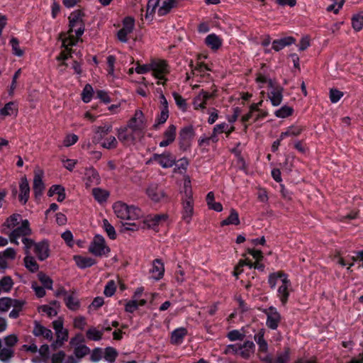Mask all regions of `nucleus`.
<instances>
[{
	"label": "nucleus",
	"instance_id": "nucleus-58",
	"mask_svg": "<svg viewBox=\"0 0 363 363\" xmlns=\"http://www.w3.org/2000/svg\"><path fill=\"white\" fill-rule=\"evenodd\" d=\"M159 0H149L147 4V11L145 17L148 18L149 15L154 13L155 10L157 6H159Z\"/></svg>",
	"mask_w": 363,
	"mask_h": 363
},
{
	"label": "nucleus",
	"instance_id": "nucleus-15",
	"mask_svg": "<svg viewBox=\"0 0 363 363\" xmlns=\"http://www.w3.org/2000/svg\"><path fill=\"white\" fill-rule=\"evenodd\" d=\"M167 219V215L164 213L156 214L154 216H147L144 223L148 228L155 230L156 228L161 223L165 222Z\"/></svg>",
	"mask_w": 363,
	"mask_h": 363
},
{
	"label": "nucleus",
	"instance_id": "nucleus-19",
	"mask_svg": "<svg viewBox=\"0 0 363 363\" xmlns=\"http://www.w3.org/2000/svg\"><path fill=\"white\" fill-rule=\"evenodd\" d=\"M34 252L38 258L43 261L49 257V244L47 240H43L35 244Z\"/></svg>",
	"mask_w": 363,
	"mask_h": 363
},
{
	"label": "nucleus",
	"instance_id": "nucleus-23",
	"mask_svg": "<svg viewBox=\"0 0 363 363\" xmlns=\"http://www.w3.org/2000/svg\"><path fill=\"white\" fill-rule=\"evenodd\" d=\"M159 9L157 11V13L160 16H163L167 15L170 12L172 9L175 7L177 4V0H159Z\"/></svg>",
	"mask_w": 363,
	"mask_h": 363
},
{
	"label": "nucleus",
	"instance_id": "nucleus-13",
	"mask_svg": "<svg viewBox=\"0 0 363 363\" xmlns=\"http://www.w3.org/2000/svg\"><path fill=\"white\" fill-rule=\"evenodd\" d=\"M64 301L66 306L73 311L79 310L81 306V303L76 290L69 291V294L64 298Z\"/></svg>",
	"mask_w": 363,
	"mask_h": 363
},
{
	"label": "nucleus",
	"instance_id": "nucleus-2",
	"mask_svg": "<svg viewBox=\"0 0 363 363\" xmlns=\"http://www.w3.org/2000/svg\"><path fill=\"white\" fill-rule=\"evenodd\" d=\"M115 214L122 220H137L143 216L141 210L135 206H128L122 201H117L113 206Z\"/></svg>",
	"mask_w": 363,
	"mask_h": 363
},
{
	"label": "nucleus",
	"instance_id": "nucleus-32",
	"mask_svg": "<svg viewBox=\"0 0 363 363\" xmlns=\"http://www.w3.org/2000/svg\"><path fill=\"white\" fill-rule=\"evenodd\" d=\"M205 43L213 50H218L222 45L221 39L214 33L207 35Z\"/></svg>",
	"mask_w": 363,
	"mask_h": 363
},
{
	"label": "nucleus",
	"instance_id": "nucleus-62",
	"mask_svg": "<svg viewBox=\"0 0 363 363\" xmlns=\"http://www.w3.org/2000/svg\"><path fill=\"white\" fill-rule=\"evenodd\" d=\"M116 289L115 282L113 281H110L106 285L104 293L106 296L110 297L114 294Z\"/></svg>",
	"mask_w": 363,
	"mask_h": 363
},
{
	"label": "nucleus",
	"instance_id": "nucleus-52",
	"mask_svg": "<svg viewBox=\"0 0 363 363\" xmlns=\"http://www.w3.org/2000/svg\"><path fill=\"white\" fill-rule=\"evenodd\" d=\"M172 96L175 100L177 106L182 111H186L187 108L186 100L177 92H173Z\"/></svg>",
	"mask_w": 363,
	"mask_h": 363
},
{
	"label": "nucleus",
	"instance_id": "nucleus-63",
	"mask_svg": "<svg viewBox=\"0 0 363 363\" xmlns=\"http://www.w3.org/2000/svg\"><path fill=\"white\" fill-rule=\"evenodd\" d=\"M74 327L79 330H84L86 325V318L84 316H78L74 319Z\"/></svg>",
	"mask_w": 363,
	"mask_h": 363
},
{
	"label": "nucleus",
	"instance_id": "nucleus-11",
	"mask_svg": "<svg viewBox=\"0 0 363 363\" xmlns=\"http://www.w3.org/2000/svg\"><path fill=\"white\" fill-rule=\"evenodd\" d=\"M43 171L42 169H38L35 170L33 189L35 196L36 198L40 196L43 194V190L45 189V185L43 182Z\"/></svg>",
	"mask_w": 363,
	"mask_h": 363
},
{
	"label": "nucleus",
	"instance_id": "nucleus-21",
	"mask_svg": "<svg viewBox=\"0 0 363 363\" xmlns=\"http://www.w3.org/2000/svg\"><path fill=\"white\" fill-rule=\"evenodd\" d=\"M20 194H19V201L22 202L23 204L26 203L29 199L30 194V186L28 182L26 177H22L21 179L20 184Z\"/></svg>",
	"mask_w": 363,
	"mask_h": 363
},
{
	"label": "nucleus",
	"instance_id": "nucleus-27",
	"mask_svg": "<svg viewBox=\"0 0 363 363\" xmlns=\"http://www.w3.org/2000/svg\"><path fill=\"white\" fill-rule=\"evenodd\" d=\"M239 355L244 359L249 358L251 354L254 352L255 344L252 341L247 340L243 344H239Z\"/></svg>",
	"mask_w": 363,
	"mask_h": 363
},
{
	"label": "nucleus",
	"instance_id": "nucleus-56",
	"mask_svg": "<svg viewBox=\"0 0 363 363\" xmlns=\"http://www.w3.org/2000/svg\"><path fill=\"white\" fill-rule=\"evenodd\" d=\"M84 16V14L82 11L76 10L73 11L69 16V23H76L77 21H82L83 20Z\"/></svg>",
	"mask_w": 363,
	"mask_h": 363
},
{
	"label": "nucleus",
	"instance_id": "nucleus-16",
	"mask_svg": "<svg viewBox=\"0 0 363 363\" xmlns=\"http://www.w3.org/2000/svg\"><path fill=\"white\" fill-rule=\"evenodd\" d=\"M151 64V71L154 76L159 79H164V74L168 72L167 65L165 61L152 62Z\"/></svg>",
	"mask_w": 363,
	"mask_h": 363
},
{
	"label": "nucleus",
	"instance_id": "nucleus-28",
	"mask_svg": "<svg viewBox=\"0 0 363 363\" xmlns=\"http://www.w3.org/2000/svg\"><path fill=\"white\" fill-rule=\"evenodd\" d=\"M264 330H260L258 333L254 336L255 341L259 346V351L263 353H267L268 352V344L264 338Z\"/></svg>",
	"mask_w": 363,
	"mask_h": 363
},
{
	"label": "nucleus",
	"instance_id": "nucleus-30",
	"mask_svg": "<svg viewBox=\"0 0 363 363\" xmlns=\"http://www.w3.org/2000/svg\"><path fill=\"white\" fill-rule=\"evenodd\" d=\"M295 42V39L293 37H286L279 40H275L272 42V48L275 51H279L284 47L290 45Z\"/></svg>",
	"mask_w": 363,
	"mask_h": 363
},
{
	"label": "nucleus",
	"instance_id": "nucleus-29",
	"mask_svg": "<svg viewBox=\"0 0 363 363\" xmlns=\"http://www.w3.org/2000/svg\"><path fill=\"white\" fill-rule=\"evenodd\" d=\"M74 259L77 265L81 269L90 267L96 263L94 259L91 257H83L81 255L74 256Z\"/></svg>",
	"mask_w": 363,
	"mask_h": 363
},
{
	"label": "nucleus",
	"instance_id": "nucleus-42",
	"mask_svg": "<svg viewBox=\"0 0 363 363\" xmlns=\"http://www.w3.org/2000/svg\"><path fill=\"white\" fill-rule=\"evenodd\" d=\"M86 335L89 340L99 341L102 338L103 333L91 327L86 331Z\"/></svg>",
	"mask_w": 363,
	"mask_h": 363
},
{
	"label": "nucleus",
	"instance_id": "nucleus-53",
	"mask_svg": "<svg viewBox=\"0 0 363 363\" xmlns=\"http://www.w3.org/2000/svg\"><path fill=\"white\" fill-rule=\"evenodd\" d=\"M10 44L12 47L13 53L18 57H21L23 55V51L19 47V42L17 38H12L10 40Z\"/></svg>",
	"mask_w": 363,
	"mask_h": 363
},
{
	"label": "nucleus",
	"instance_id": "nucleus-43",
	"mask_svg": "<svg viewBox=\"0 0 363 363\" xmlns=\"http://www.w3.org/2000/svg\"><path fill=\"white\" fill-rule=\"evenodd\" d=\"M38 278L45 288L52 289L53 281L50 277L43 272H39L38 274Z\"/></svg>",
	"mask_w": 363,
	"mask_h": 363
},
{
	"label": "nucleus",
	"instance_id": "nucleus-26",
	"mask_svg": "<svg viewBox=\"0 0 363 363\" xmlns=\"http://www.w3.org/2000/svg\"><path fill=\"white\" fill-rule=\"evenodd\" d=\"M112 130V125L110 124L104 125V126H98L95 128V136L93 138L94 143H99L106 135H107Z\"/></svg>",
	"mask_w": 363,
	"mask_h": 363
},
{
	"label": "nucleus",
	"instance_id": "nucleus-10",
	"mask_svg": "<svg viewBox=\"0 0 363 363\" xmlns=\"http://www.w3.org/2000/svg\"><path fill=\"white\" fill-rule=\"evenodd\" d=\"M151 160L157 162L163 168L172 167L176 162V157L169 152L161 155L154 154Z\"/></svg>",
	"mask_w": 363,
	"mask_h": 363
},
{
	"label": "nucleus",
	"instance_id": "nucleus-35",
	"mask_svg": "<svg viewBox=\"0 0 363 363\" xmlns=\"http://www.w3.org/2000/svg\"><path fill=\"white\" fill-rule=\"evenodd\" d=\"M287 275L279 271L277 272L272 273L269 275L268 283L271 289H274L276 287L278 279H284V277H286Z\"/></svg>",
	"mask_w": 363,
	"mask_h": 363
},
{
	"label": "nucleus",
	"instance_id": "nucleus-6",
	"mask_svg": "<svg viewBox=\"0 0 363 363\" xmlns=\"http://www.w3.org/2000/svg\"><path fill=\"white\" fill-rule=\"evenodd\" d=\"M117 136L118 140L124 145H130L133 144L135 140V135L138 133L135 130H133L128 125L121 127L117 130Z\"/></svg>",
	"mask_w": 363,
	"mask_h": 363
},
{
	"label": "nucleus",
	"instance_id": "nucleus-5",
	"mask_svg": "<svg viewBox=\"0 0 363 363\" xmlns=\"http://www.w3.org/2000/svg\"><path fill=\"white\" fill-rule=\"evenodd\" d=\"M30 234V223L28 220H23L21 221V225L17 226L8 235L11 242L18 245V239L21 238L23 239Z\"/></svg>",
	"mask_w": 363,
	"mask_h": 363
},
{
	"label": "nucleus",
	"instance_id": "nucleus-7",
	"mask_svg": "<svg viewBox=\"0 0 363 363\" xmlns=\"http://www.w3.org/2000/svg\"><path fill=\"white\" fill-rule=\"evenodd\" d=\"M263 312L267 315L266 325L272 330H277L281 320V315L277 308L270 306Z\"/></svg>",
	"mask_w": 363,
	"mask_h": 363
},
{
	"label": "nucleus",
	"instance_id": "nucleus-33",
	"mask_svg": "<svg viewBox=\"0 0 363 363\" xmlns=\"http://www.w3.org/2000/svg\"><path fill=\"white\" fill-rule=\"evenodd\" d=\"M65 188L61 185H52L48 191V196H52L56 194V195H58L57 201L58 202H62L65 199Z\"/></svg>",
	"mask_w": 363,
	"mask_h": 363
},
{
	"label": "nucleus",
	"instance_id": "nucleus-12",
	"mask_svg": "<svg viewBox=\"0 0 363 363\" xmlns=\"http://www.w3.org/2000/svg\"><path fill=\"white\" fill-rule=\"evenodd\" d=\"M84 182L86 188L94 185H98L100 183L101 178L98 172L93 167H89L85 169Z\"/></svg>",
	"mask_w": 363,
	"mask_h": 363
},
{
	"label": "nucleus",
	"instance_id": "nucleus-25",
	"mask_svg": "<svg viewBox=\"0 0 363 363\" xmlns=\"http://www.w3.org/2000/svg\"><path fill=\"white\" fill-rule=\"evenodd\" d=\"M283 91L284 89L281 86H277L269 92V98L273 106H277L281 104L283 99Z\"/></svg>",
	"mask_w": 363,
	"mask_h": 363
},
{
	"label": "nucleus",
	"instance_id": "nucleus-4",
	"mask_svg": "<svg viewBox=\"0 0 363 363\" xmlns=\"http://www.w3.org/2000/svg\"><path fill=\"white\" fill-rule=\"evenodd\" d=\"M89 251L96 257L107 256L110 248L106 245L103 236L96 235L89 247Z\"/></svg>",
	"mask_w": 363,
	"mask_h": 363
},
{
	"label": "nucleus",
	"instance_id": "nucleus-31",
	"mask_svg": "<svg viewBox=\"0 0 363 363\" xmlns=\"http://www.w3.org/2000/svg\"><path fill=\"white\" fill-rule=\"evenodd\" d=\"M187 335V330L185 328H179L172 333L171 342L172 344H181L184 337Z\"/></svg>",
	"mask_w": 363,
	"mask_h": 363
},
{
	"label": "nucleus",
	"instance_id": "nucleus-51",
	"mask_svg": "<svg viewBox=\"0 0 363 363\" xmlns=\"http://www.w3.org/2000/svg\"><path fill=\"white\" fill-rule=\"evenodd\" d=\"M118 355V352L116 349L111 347H108L105 350L104 358L109 362H113Z\"/></svg>",
	"mask_w": 363,
	"mask_h": 363
},
{
	"label": "nucleus",
	"instance_id": "nucleus-1",
	"mask_svg": "<svg viewBox=\"0 0 363 363\" xmlns=\"http://www.w3.org/2000/svg\"><path fill=\"white\" fill-rule=\"evenodd\" d=\"M182 219L189 223L194 214V199L190 181H185L184 185V195L182 199Z\"/></svg>",
	"mask_w": 363,
	"mask_h": 363
},
{
	"label": "nucleus",
	"instance_id": "nucleus-20",
	"mask_svg": "<svg viewBox=\"0 0 363 363\" xmlns=\"http://www.w3.org/2000/svg\"><path fill=\"white\" fill-rule=\"evenodd\" d=\"M152 278L155 280L161 279L164 273V263L160 259H156L152 262V268L150 269Z\"/></svg>",
	"mask_w": 363,
	"mask_h": 363
},
{
	"label": "nucleus",
	"instance_id": "nucleus-34",
	"mask_svg": "<svg viewBox=\"0 0 363 363\" xmlns=\"http://www.w3.org/2000/svg\"><path fill=\"white\" fill-rule=\"evenodd\" d=\"M240 224V219H239V215L236 210L234 208L230 209V213L229 216L221 221L220 225H238Z\"/></svg>",
	"mask_w": 363,
	"mask_h": 363
},
{
	"label": "nucleus",
	"instance_id": "nucleus-50",
	"mask_svg": "<svg viewBox=\"0 0 363 363\" xmlns=\"http://www.w3.org/2000/svg\"><path fill=\"white\" fill-rule=\"evenodd\" d=\"M92 93H93L92 86L89 84H86L82 91V101L84 103L89 102L91 99Z\"/></svg>",
	"mask_w": 363,
	"mask_h": 363
},
{
	"label": "nucleus",
	"instance_id": "nucleus-37",
	"mask_svg": "<svg viewBox=\"0 0 363 363\" xmlns=\"http://www.w3.org/2000/svg\"><path fill=\"white\" fill-rule=\"evenodd\" d=\"M13 286V281L9 276H5L0 280V289L4 292H9Z\"/></svg>",
	"mask_w": 363,
	"mask_h": 363
},
{
	"label": "nucleus",
	"instance_id": "nucleus-48",
	"mask_svg": "<svg viewBox=\"0 0 363 363\" xmlns=\"http://www.w3.org/2000/svg\"><path fill=\"white\" fill-rule=\"evenodd\" d=\"M206 101L203 99V96H202L200 92L199 94L194 99L193 105L195 109H204L206 108Z\"/></svg>",
	"mask_w": 363,
	"mask_h": 363
},
{
	"label": "nucleus",
	"instance_id": "nucleus-36",
	"mask_svg": "<svg viewBox=\"0 0 363 363\" xmlns=\"http://www.w3.org/2000/svg\"><path fill=\"white\" fill-rule=\"evenodd\" d=\"M56 333L57 340L52 345L55 348L57 347H61L65 341H67L68 339V331L66 329H62L58 330Z\"/></svg>",
	"mask_w": 363,
	"mask_h": 363
},
{
	"label": "nucleus",
	"instance_id": "nucleus-24",
	"mask_svg": "<svg viewBox=\"0 0 363 363\" xmlns=\"http://www.w3.org/2000/svg\"><path fill=\"white\" fill-rule=\"evenodd\" d=\"M33 333L36 337L43 336L44 338L51 340L52 339V331L40 324L38 322H35V325L33 330Z\"/></svg>",
	"mask_w": 363,
	"mask_h": 363
},
{
	"label": "nucleus",
	"instance_id": "nucleus-49",
	"mask_svg": "<svg viewBox=\"0 0 363 363\" xmlns=\"http://www.w3.org/2000/svg\"><path fill=\"white\" fill-rule=\"evenodd\" d=\"M294 109L288 106H284L276 111L275 116L278 118H286L293 113Z\"/></svg>",
	"mask_w": 363,
	"mask_h": 363
},
{
	"label": "nucleus",
	"instance_id": "nucleus-61",
	"mask_svg": "<svg viewBox=\"0 0 363 363\" xmlns=\"http://www.w3.org/2000/svg\"><path fill=\"white\" fill-rule=\"evenodd\" d=\"M342 96L343 93L336 89L330 90V99L332 103H337Z\"/></svg>",
	"mask_w": 363,
	"mask_h": 363
},
{
	"label": "nucleus",
	"instance_id": "nucleus-14",
	"mask_svg": "<svg viewBox=\"0 0 363 363\" xmlns=\"http://www.w3.org/2000/svg\"><path fill=\"white\" fill-rule=\"evenodd\" d=\"M21 216L18 213H13L6 218L2 225V232L4 234H9L11 230L14 229L20 223Z\"/></svg>",
	"mask_w": 363,
	"mask_h": 363
},
{
	"label": "nucleus",
	"instance_id": "nucleus-18",
	"mask_svg": "<svg viewBox=\"0 0 363 363\" xmlns=\"http://www.w3.org/2000/svg\"><path fill=\"white\" fill-rule=\"evenodd\" d=\"M291 286V281L288 276L281 279V285L278 289V296L283 305H285L289 296V287Z\"/></svg>",
	"mask_w": 363,
	"mask_h": 363
},
{
	"label": "nucleus",
	"instance_id": "nucleus-45",
	"mask_svg": "<svg viewBox=\"0 0 363 363\" xmlns=\"http://www.w3.org/2000/svg\"><path fill=\"white\" fill-rule=\"evenodd\" d=\"M103 228L106 232L108 236L111 240H115L116 238V233L114 227L108 222L107 219L103 220Z\"/></svg>",
	"mask_w": 363,
	"mask_h": 363
},
{
	"label": "nucleus",
	"instance_id": "nucleus-57",
	"mask_svg": "<svg viewBox=\"0 0 363 363\" xmlns=\"http://www.w3.org/2000/svg\"><path fill=\"white\" fill-rule=\"evenodd\" d=\"M135 26V20L130 16L125 17L123 21V28L128 32H133Z\"/></svg>",
	"mask_w": 363,
	"mask_h": 363
},
{
	"label": "nucleus",
	"instance_id": "nucleus-17",
	"mask_svg": "<svg viewBox=\"0 0 363 363\" xmlns=\"http://www.w3.org/2000/svg\"><path fill=\"white\" fill-rule=\"evenodd\" d=\"M148 197L155 202H159L165 196L164 192L156 184H151L146 190Z\"/></svg>",
	"mask_w": 363,
	"mask_h": 363
},
{
	"label": "nucleus",
	"instance_id": "nucleus-59",
	"mask_svg": "<svg viewBox=\"0 0 363 363\" xmlns=\"http://www.w3.org/2000/svg\"><path fill=\"white\" fill-rule=\"evenodd\" d=\"M12 305V298L4 297L0 298V311L6 312Z\"/></svg>",
	"mask_w": 363,
	"mask_h": 363
},
{
	"label": "nucleus",
	"instance_id": "nucleus-47",
	"mask_svg": "<svg viewBox=\"0 0 363 363\" xmlns=\"http://www.w3.org/2000/svg\"><path fill=\"white\" fill-rule=\"evenodd\" d=\"M290 360V350L285 347L284 352L279 353L276 359L277 363H289Z\"/></svg>",
	"mask_w": 363,
	"mask_h": 363
},
{
	"label": "nucleus",
	"instance_id": "nucleus-9",
	"mask_svg": "<svg viewBox=\"0 0 363 363\" xmlns=\"http://www.w3.org/2000/svg\"><path fill=\"white\" fill-rule=\"evenodd\" d=\"M127 125L137 133L143 131L146 127L143 111L140 110L135 111L134 116L128 121Z\"/></svg>",
	"mask_w": 363,
	"mask_h": 363
},
{
	"label": "nucleus",
	"instance_id": "nucleus-3",
	"mask_svg": "<svg viewBox=\"0 0 363 363\" xmlns=\"http://www.w3.org/2000/svg\"><path fill=\"white\" fill-rule=\"evenodd\" d=\"M69 28L67 31L69 36L62 40V46L67 50L69 46H73L77 43L79 37L83 35L85 30L84 20L73 23H69Z\"/></svg>",
	"mask_w": 363,
	"mask_h": 363
},
{
	"label": "nucleus",
	"instance_id": "nucleus-22",
	"mask_svg": "<svg viewBox=\"0 0 363 363\" xmlns=\"http://www.w3.org/2000/svg\"><path fill=\"white\" fill-rule=\"evenodd\" d=\"M177 128L174 125H170L164 133V139L160 143V147H167L171 144L176 137Z\"/></svg>",
	"mask_w": 363,
	"mask_h": 363
},
{
	"label": "nucleus",
	"instance_id": "nucleus-46",
	"mask_svg": "<svg viewBox=\"0 0 363 363\" xmlns=\"http://www.w3.org/2000/svg\"><path fill=\"white\" fill-rule=\"evenodd\" d=\"M101 145L106 149L112 150L115 149L118 146V141L114 136H110L107 138Z\"/></svg>",
	"mask_w": 363,
	"mask_h": 363
},
{
	"label": "nucleus",
	"instance_id": "nucleus-8",
	"mask_svg": "<svg viewBox=\"0 0 363 363\" xmlns=\"http://www.w3.org/2000/svg\"><path fill=\"white\" fill-rule=\"evenodd\" d=\"M195 132L193 126L189 125L184 127L179 132V145L180 148L186 150L191 145V141L194 138Z\"/></svg>",
	"mask_w": 363,
	"mask_h": 363
},
{
	"label": "nucleus",
	"instance_id": "nucleus-39",
	"mask_svg": "<svg viewBox=\"0 0 363 363\" xmlns=\"http://www.w3.org/2000/svg\"><path fill=\"white\" fill-rule=\"evenodd\" d=\"M24 262L26 267L31 272H35L38 270L39 265L33 257L27 255L24 258Z\"/></svg>",
	"mask_w": 363,
	"mask_h": 363
},
{
	"label": "nucleus",
	"instance_id": "nucleus-38",
	"mask_svg": "<svg viewBox=\"0 0 363 363\" xmlns=\"http://www.w3.org/2000/svg\"><path fill=\"white\" fill-rule=\"evenodd\" d=\"M92 193L94 199L100 203L106 201L109 196L108 191L99 188L93 189Z\"/></svg>",
	"mask_w": 363,
	"mask_h": 363
},
{
	"label": "nucleus",
	"instance_id": "nucleus-41",
	"mask_svg": "<svg viewBox=\"0 0 363 363\" xmlns=\"http://www.w3.org/2000/svg\"><path fill=\"white\" fill-rule=\"evenodd\" d=\"M169 118V109L162 108L160 113L158 115L156 123L153 127L157 129L160 125L164 124Z\"/></svg>",
	"mask_w": 363,
	"mask_h": 363
},
{
	"label": "nucleus",
	"instance_id": "nucleus-64",
	"mask_svg": "<svg viewBox=\"0 0 363 363\" xmlns=\"http://www.w3.org/2000/svg\"><path fill=\"white\" fill-rule=\"evenodd\" d=\"M18 342L16 335H9L4 338V342L8 348H12Z\"/></svg>",
	"mask_w": 363,
	"mask_h": 363
},
{
	"label": "nucleus",
	"instance_id": "nucleus-55",
	"mask_svg": "<svg viewBox=\"0 0 363 363\" xmlns=\"http://www.w3.org/2000/svg\"><path fill=\"white\" fill-rule=\"evenodd\" d=\"M228 127V125L225 123L216 125L213 128V134L211 135L212 140L213 142L217 141L216 135L225 132Z\"/></svg>",
	"mask_w": 363,
	"mask_h": 363
},
{
	"label": "nucleus",
	"instance_id": "nucleus-40",
	"mask_svg": "<svg viewBox=\"0 0 363 363\" xmlns=\"http://www.w3.org/2000/svg\"><path fill=\"white\" fill-rule=\"evenodd\" d=\"M262 101H259L257 104H252L250 107V112L242 117V122L245 123L249 121L253 116L255 111L261 112L262 110L259 108V106L262 105Z\"/></svg>",
	"mask_w": 363,
	"mask_h": 363
},
{
	"label": "nucleus",
	"instance_id": "nucleus-60",
	"mask_svg": "<svg viewBox=\"0 0 363 363\" xmlns=\"http://www.w3.org/2000/svg\"><path fill=\"white\" fill-rule=\"evenodd\" d=\"M89 352V348L86 345H80L74 349V354L79 359L82 358Z\"/></svg>",
	"mask_w": 363,
	"mask_h": 363
},
{
	"label": "nucleus",
	"instance_id": "nucleus-54",
	"mask_svg": "<svg viewBox=\"0 0 363 363\" xmlns=\"http://www.w3.org/2000/svg\"><path fill=\"white\" fill-rule=\"evenodd\" d=\"M14 351L12 348L4 347L0 350V359L6 362L12 357Z\"/></svg>",
	"mask_w": 363,
	"mask_h": 363
},
{
	"label": "nucleus",
	"instance_id": "nucleus-44",
	"mask_svg": "<svg viewBox=\"0 0 363 363\" xmlns=\"http://www.w3.org/2000/svg\"><path fill=\"white\" fill-rule=\"evenodd\" d=\"M352 26L356 31H359L363 28V15L362 13L355 14L352 18Z\"/></svg>",
	"mask_w": 363,
	"mask_h": 363
}]
</instances>
